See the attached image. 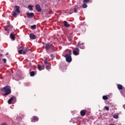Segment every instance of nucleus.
<instances>
[{"instance_id": "obj_1", "label": "nucleus", "mask_w": 125, "mask_h": 125, "mask_svg": "<svg viewBox=\"0 0 125 125\" xmlns=\"http://www.w3.org/2000/svg\"><path fill=\"white\" fill-rule=\"evenodd\" d=\"M0 89L2 92H5V94H3V96H6V95H9L11 93V88L9 85L6 86Z\"/></svg>"}, {"instance_id": "obj_2", "label": "nucleus", "mask_w": 125, "mask_h": 125, "mask_svg": "<svg viewBox=\"0 0 125 125\" xmlns=\"http://www.w3.org/2000/svg\"><path fill=\"white\" fill-rule=\"evenodd\" d=\"M68 51L69 54L65 55L64 57L66 58V62L70 63V62H72V57L71 56L72 55V51L68 50Z\"/></svg>"}, {"instance_id": "obj_3", "label": "nucleus", "mask_w": 125, "mask_h": 125, "mask_svg": "<svg viewBox=\"0 0 125 125\" xmlns=\"http://www.w3.org/2000/svg\"><path fill=\"white\" fill-rule=\"evenodd\" d=\"M30 51V49L28 48H25L24 49H21L18 51L19 54H23L25 55L27 52Z\"/></svg>"}, {"instance_id": "obj_4", "label": "nucleus", "mask_w": 125, "mask_h": 125, "mask_svg": "<svg viewBox=\"0 0 125 125\" xmlns=\"http://www.w3.org/2000/svg\"><path fill=\"white\" fill-rule=\"evenodd\" d=\"M4 28L5 29V31L6 32H11L12 31V26L11 25H7L6 26H4Z\"/></svg>"}, {"instance_id": "obj_5", "label": "nucleus", "mask_w": 125, "mask_h": 125, "mask_svg": "<svg viewBox=\"0 0 125 125\" xmlns=\"http://www.w3.org/2000/svg\"><path fill=\"white\" fill-rule=\"evenodd\" d=\"M12 101H16V97L15 96H13L8 100V104H11Z\"/></svg>"}, {"instance_id": "obj_6", "label": "nucleus", "mask_w": 125, "mask_h": 125, "mask_svg": "<svg viewBox=\"0 0 125 125\" xmlns=\"http://www.w3.org/2000/svg\"><path fill=\"white\" fill-rule=\"evenodd\" d=\"M73 53L74 55H79L80 54V49L78 48H75L73 51Z\"/></svg>"}, {"instance_id": "obj_7", "label": "nucleus", "mask_w": 125, "mask_h": 125, "mask_svg": "<svg viewBox=\"0 0 125 125\" xmlns=\"http://www.w3.org/2000/svg\"><path fill=\"white\" fill-rule=\"evenodd\" d=\"M45 48L46 50H49V49H50V48H52V44L47 43L45 45Z\"/></svg>"}, {"instance_id": "obj_8", "label": "nucleus", "mask_w": 125, "mask_h": 125, "mask_svg": "<svg viewBox=\"0 0 125 125\" xmlns=\"http://www.w3.org/2000/svg\"><path fill=\"white\" fill-rule=\"evenodd\" d=\"M36 9L38 11V12H41L42 11V8L41 7V6L40 4H37L35 6Z\"/></svg>"}, {"instance_id": "obj_9", "label": "nucleus", "mask_w": 125, "mask_h": 125, "mask_svg": "<svg viewBox=\"0 0 125 125\" xmlns=\"http://www.w3.org/2000/svg\"><path fill=\"white\" fill-rule=\"evenodd\" d=\"M39 121V117L37 116H33L32 118L31 122L32 123H36Z\"/></svg>"}, {"instance_id": "obj_10", "label": "nucleus", "mask_w": 125, "mask_h": 125, "mask_svg": "<svg viewBox=\"0 0 125 125\" xmlns=\"http://www.w3.org/2000/svg\"><path fill=\"white\" fill-rule=\"evenodd\" d=\"M15 9H16V12H17L18 13V15H19V14H20V7L18 6L17 5H15Z\"/></svg>"}, {"instance_id": "obj_11", "label": "nucleus", "mask_w": 125, "mask_h": 125, "mask_svg": "<svg viewBox=\"0 0 125 125\" xmlns=\"http://www.w3.org/2000/svg\"><path fill=\"white\" fill-rule=\"evenodd\" d=\"M85 114H86V110L85 109L82 110L80 112V115L82 117H84V116H85Z\"/></svg>"}, {"instance_id": "obj_12", "label": "nucleus", "mask_w": 125, "mask_h": 125, "mask_svg": "<svg viewBox=\"0 0 125 125\" xmlns=\"http://www.w3.org/2000/svg\"><path fill=\"white\" fill-rule=\"evenodd\" d=\"M29 37L31 40H36V39H37V36H36L33 33H30Z\"/></svg>"}, {"instance_id": "obj_13", "label": "nucleus", "mask_w": 125, "mask_h": 125, "mask_svg": "<svg viewBox=\"0 0 125 125\" xmlns=\"http://www.w3.org/2000/svg\"><path fill=\"white\" fill-rule=\"evenodd\" d=\"M27 16L28 18H33L35 16L34 13H28L27 14Z\"/></svg>"}, {"instance_id": "obj_14", "label": "nucleus", "mask_w": 125, "mask_h": 125, "mask_svg": "<svg viewBox=\"0 0 125 125\" xmlns=\"http://www.w3.org/2000/svg\"><path fill=\"white\" fill-rule=\"evenodd\" d=\"M63 25L64 26H65V27H66L67 28H68V27H70V24H69V23H68V22H67V21H63Z\"/></svg>"}, {"instance_id": "obj_15", "label": "nucleus", "mask_w": 125, "mask_h": 125, "mask_svg": "<svg viewBox=\"0 0 125 125\" xmlns=\"http://www.w3.org/2000/svg\"><path fill=\"white\" fill-rule=\"evenodd\" d=\"M10 38L11 39V40H13V41L15 40V35H14V34L12 33L10 34Z\"/></svg>"}, {"instance_id": "obj_16", "label": "nucleus", "mask_w": 125, "mask_h": 125, "mask_svg": "<svg viewBox=\"0 0 125 125\" xmlns=\"http://www.w3.org/2000/svg\"><path fill=\"white\" fill-rule=\"evenodd\" d=\"M117 88L119 90H122V89H123V85L120 84H117Z\"/></svg>"}, {"instance_id": "obj_17", "label": "nucleus", "mask_w": 125, "mask_h": 125, "mask_svg": "<svg viewBox=\"0 0 125 125\" xmlns=\"http://www.w3.org/2000/svg\"><path fill=\"white\" fill-rule=\"evenodd\" d=\"M17 15H18V13L17 12H13V17H16L17 16Z\"/></svg>"}, {"instance_id": "obj_18", "label": "nucleus", "mask_w": 125, "mask_h": 125, "mask_svg": "<svg viewBox=\"0 0 125 125\" xmlns=\"http://www.w3.org/2000/svg\"><path fill=\"white\" fill-rule=\"evenodd\" d=\"M28 8H29V10H30L31 11H33V6L29 5L28 6Z\"/></svg>"}, {"instance_id": "obj_19", "label": "nucleus", "mask_w": 125, "mask_h": 125, "mask_svg": "<svg viewBox=\"0 0 125 125\" xmlns=\"http://www.w3.org/2000/svg\"><path fill=\"white\" fill-rule=\"evenodd\" d=\"M82 7L83 8H86L87 7V5L85 4V3H84V4L82 5Z\"/></svg>"}, {"instance_id": "obj_20", "label": "nucleus", "mask_w": 125, "mask_h": 125, "mask_svg": "<svg viewBox=\"0 0 125 125\" xmlns=\"http://www.w3.org/2000/svg\"><path fill=\"white\" fill-rule=\"evenodd\" d=\"M103 99L104 100H107L108 97L107 96H106V95H104V96H103Z\"/></svg>"}, {"instance_id": "obj_21", "label": "nucleus", "mask_w": 125, "mask_h": 125, "mask_svg": "<svg viewBox=\"0 0 125 125\" xmlns=\"http://www.w3.org/2000/svg\"><path fill=\"white\" fill-rule=\"evenodd\" d=\"M113 118H114V119H119V116L117 114H114L113 115Z\"/></svg>"}, {"instance_id": "obj_22", "label": "nucleus", "mask_w": 125, "mask_h": 125, "mask_svg": "<svg viewBox=\"0 0 125 125\" xmlns=\"http://www.w3.org/2000/svg\"><path fill=\"white\" fill-rule=\"evenodd\" d=\"M36 28H37V26L36 25H33L31 26V29H33L34 30L36 29Z\"/></svg>"}, {"instance_id": "obj_23", "label": "nucleus", "mask_w": 125, "mask_h": 125, "mask_svg": "<svg viewBox=\"0 0 125 125\" xmlns=\"http://www.w3.org/2000/svg\"><path fill=\"white\" fill-rule=\"evenodd\" d=\"M31 77H34L35 76V71H32L30 72Z\"/></svg>"}, {"instance_id": "obj_24", "label": "nucleus", "mask_w": 125, "mask_h": 125, "mask_svg": "<svg viewBox=\"0 0 125 125\" xmlns=\"http://www.w3.org/2000/svg\"><path fill=\"white\" fill-rule=\"evenodd\" d=\"M38 69L41 71L42 70V66L41 65H38Z\"/></svg>"}, {"instance_id": "obj_25", "label": "nucleus", "mask_w": 125, "mask_h": 125, "mask_svg": "<svg viewBox=\"0 0 125 125\" xmlns=\"http://www.w3.org/2000/svg\"><path fill=\"white\" fill-rule=\"evenodd\" d=\"M44 63L45 65H46V64H47V58H46L45 59V60L44 61Z\"/></svg>"}, {"instance_id": "obj_26", "label": "nucleus", "mask_w": 125, "mask_h": 125, "mask_svg": "<svg viewBox=\"0 0 125 125\" xmlns=\"http://www.w3.org/2000/svg\"><path fill=\"white\" fill-rule=\"evenodd\" d=\"M89 0H83V3H87V2H89Z\"/></svg>"}, {"instance_id": "obj_27", "label": "nucleus", "mask_w": 125, "mask_h": 125, "mask_svg": "<svg viewBox=\"0 0 125 125\" xmlns=\"http://www.w3.org/2000/svg\"><path fill=\"white\" fill-rule=\"evenodd\" d=\"M46 69H47V70H49V69H51L50 66V65H47V66H46Z\"/></svg>"}, {"instance_id": "obj_28", "label": "nucleus", "mask_w": 125, "mask_h": 125, "mask_svg": "<svg viewBox=\"0 0 125 125\" xmlns=\"http://www.w3.org/2000/svg\"><path fill=\"white\" fill-rule=\"evenodd\" d=\"M74 12H75V13H77V12H78V9H77V8H74Z\"/></svg>"}, {"instance_id": "obj_29", "label": "nucleus", "mask_w": 125, "mask_h": 125, "mask_svg": "<svg viewBox=\"0 0 125 125\" xmlns=\"http://www.w3.org/2000/svg\"><path fill=\"white\" fill-rule=\"evenodd\" d=\"M80 48H81V49H84L85 47L84 46H80Z\"/></svg>"}, {"instance_id": "obj_30", "label": "nucleus", "mask_w": 125, "mask_h": 125, "mask_svg": "<svg viewBox=\"0 0 125 125\" xmlns=\"http://www.w3.org/2000/svg\"><path fill=\"white\" fill-rule=\"evenodd\" d=\"M104 109H105V110H106V111H109V107H108V106H105Z\"/></svg>"}, {"instance_id": "obj_31", "label": "nucleus", "mask_w": 125, "mask_h": 125, "mask_svg": "<svg viewBox=\"0 0 125 125\" xmlns=\"http://www.w3.org/2000/svg\"><path fill=\"white\" fill-rule=\"evenodd\" d=\"M2 61H3L4 63H6V59H2Z\"/></svg>"}, {"instance_id": "obj_32", "label": "nucleus", "mask_w": 125, "mask_h": 125, "mask_svg": "<svg viewBox=\"0 0 125 125\" xmlns=\"http://www.w3.org/2000/svg\"><path fill=\"white\" fill-rule=\"evenodd\" d=\"M49 14H53V12L51 10L49 12Z\"/></svg>"}, {"instance_id": "obj_33", "label": "nucleus", "mask_w": 125, "mask_h": 125, "mask_svg": "<svg viewBox=\"0 0 125 125\" xmlns=\"http://www.w3.org/2000/svg\"><path fill=\"white\" fill-rule=\"evenodd\" d=\"M50 57H51L52 59H53V57H54V56H53V55H51Z\"/></svg>"}, {"instance_id": "obj_34", "label": "nucleus", "mask_w": 125, "mask_h": 125, "mask_svg": "<svg viewBox=\"0 0 125 125\" xmlns=\"http://www.w3.org/2000/svg\"><path fill=\"white\" fill-rule=\"evenodd\" d=\"M19 118V119H21V117H17V121L19 120V119H18Z\"/></svg>"}, {"instance_id": "obj_35", "label": "nucleus", "mask_w": 125, "mask_h": 125, "mask_svg": "<svg viewBox=\"0 0 125 125\" xmlns=\"http://www.w3.org/2000/svg\"><path fill=\"white\" fill-rule=\"evenodd\" d=\"M1 125H6V124L4 123V124H2Z\"/></svg>"}, {"instance_id": "obj_36", "label": "nucleus", "mask_w": 125, "mask_h": 125, "mask_svg": "<svg viewBox=\"0 0 125 125\" xmlns=\"http://www.w3.org/2000/svg\"><path fill=\"white\" fill-rule=\"evenodd\" d=\"M6 55H8V53H7L6 54Z\"/></svg>"}, {"instance_id": "obj_37", "label": "nucleus", "mask_w": 125, "mask_h": 125, "mask_svg": "<svg viewBox=\"0 0 125 125\" xmlns=\"http://www.w3.org/2000/svg\"><path fill=\"white\" fill-rule=\"evenodd\" d=\"M109 125H114V124H109Z\"/></svg>"}, {"instance_id": "obj_38", "label": "nucleus", "mask_w": 125, "mask_h": 125, "mask_svg": "<svg viewBox=\"0 0 125 125\" xmlns=\"http://www.w3.org/2000/svg\"><path fill=\"white\" fill-rule=\"evenodd\" d=\"M0 56H2V54H0Z\"/></svg>"}]
</instances>
